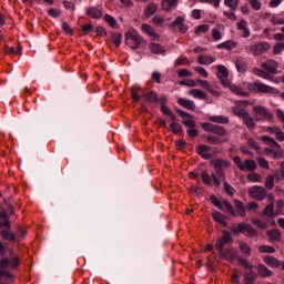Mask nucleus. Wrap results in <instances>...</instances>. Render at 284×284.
I'll use <instances>...</instances> for the list:
<instances>
[{
	"instance_id": "1",
	"label": "nucleus",
	"mask_w": 284,
	"mask_h": 284,
	"mask_svg": "<svg viewBox=\"0 0 284 284\" xmlns=\"http://www.w3.org/2000/svg\"><path fill=\"white\" fill-rule=\"evenodd\" d=\"M231 232L232 234H234V236H239V234H245L246 236H248V239H254V236H258V231L245 222L239 223L237 225H232Z\"/></svg>"
},
{
	"instance_id": "2",
	"label": "nucleus",
	"mask_w": 284,
	"mask_h": 284,
	"mask_svg": "<svg viewBox=\"0 0 284 284\" xmlns=\"http://www.w3.org/2000/svg\"><path fill=\"white\" fill-rule=\"evenodd\" d=\"M247 89L256 94H278L276 88L270 87L261 81L251 82L247 84Z\"/></svg>"
},
{
	"instance_id": "3",
	"label": "nucleus",
	"mask_w": 284,
	"mask_h": 284,
	"mask_svg": "<svg viewBox=\"0 0 284 284\" xmlns=\"http://www.w3.org/2000/svg\"><path fill=\"white\" fill-rule=\"evenodd\" d=\"M125 43L132 50H139L141 43H143V38L135 30L128 31L125 34Z\"/></svg>"
},
{
	"instance_id": "4",
	"label": "nucleus",
	"mask_w": 284,
	"mask_h": 284,
	"mask_svg": "<svg viewBox=\"0 0 284 284\" xmlns=\"http://www.w3.org/2000/svg\"><path fill=\"white\" fill-rule=\"evenodd\" d=\"M202 130L204 132H211L212 134H216L217 136H223V139H230V132L219 124L204 122L202 124Z\"/></svg>"
},
{
	"instance_id": "5",
	"label": "nucleus",
	"mask_w": 284,
	"mask_h": 284,
	"mask_svg": "<svg viewBox=\"0 0 284 284\" xmlns=\"http://www.w3.org/2000/svg\"><path fill=\"white\" fill-rule=\"evenodd\" d=\"M248 106H250V101L247 100L235 101L234 105L231 106V112L232 114H234V116L242 119L243 116H245V114L250 113L247 111Z\"/></svg>"
},
{
	"instance_id": "6",
	"label": "nucleus",
	"mask_w": 284,
	"mask_h": 284,
	"mask_svg": "<svg viewBox=\"0 0 284 284\" xmlns=\"http://www.w3.org/2000/svg\"><path fill=\"white\" fill-rule=\"evenodd\" d=\"M245 50L248 52V54H253V57H261V54H264V52L270 50V43L261 42L251 47H245Z\"/></svg>"
},
{
	"instance_id": "7",
	"label": "nucleus",
	"mask_w": 284,
	"mask_h": 284,
	"mask_svg": "<svg viewBox=\"0 0 284 284\" xmlns=\"http://www.w3.org/2000/svg\"><path fill=\"white\" fill-rule=\"evenodd\" d=\"M234 239L232 237V233L229 231H222V236L216 240L215 247L217 252H222L223 247L227 245V243H233Z\"/></svg>"
},
{
	"instance_id": "8",
	"label": "nucleus",
	"mask_w": 284,
	"mask_h": 284,
	"mask_svg": "<svg viewBox=\"0 0 284 284\" xmlns=\"http://www.w3.org/2000/svg\"><path fill=\"white\" fill-rule=\"evenodd\" d=\"M248 195L255 201H263L267 196V190L263 186L255 185L248 190Z\"/></svg>"
},
{
	"instance_id": "9",
	"label": "nucleus",
	"mask_w": 284,
	"mask_h": 284,
	"mask_svg": "<svg viewBox=\"0 0 284 284\" xmlns=\"http://www.w3.org/2000/svg\"><path fill=\"white\" fill-rule=\"evenodd\" d=\"M253 112L257 116H262L263 119L268 121V123H274V114H272V112H270V110H267L265 106L255 105L253 108Z\"/></svg>"
},
{
	"instance_id": "10",
	"label": "nucleus",
	"mask_w": 284,
	"mask_h": 284,
	"mask_svg": "<svg viewBox=\"0 0 284 284\" xmlns=\"http://www.w3.org/2000/svg\"><path fill=\"white\" fill-rule=\"evenodd\" d=\"M216 68L217 79L221 81L222 85H225L230 82V80H227V77H230V72L227 71V68L223 64H219Z\"/></svg>"
},
{
	"instance_id": "11",
	"label": "nucleus",
	"mask_w": 284,
	"mask_h": 284,
	"mask_svg": "<svg viewBox=\"0 0 284 284\" xmlns=\"http://www.w3.org/2000/svg\"><path fill=\"white\" fill-rule=\"evenodd\" d=\"M263 70L270 72V74H278V62L275 60H268L267 62H263L261 64Z\"/></svg>"
},
{
	"instance_id": "12",
	"label": "nucleus",
	"mask_w": 284,
	"mask_h": 284,
	"mask_svg": "<svg viewBox=\"0 0 284 284\" xmlns=\"http://www.w3.org/2000/svg\"><path fill=\"white\" fill-rule=\"evenodd\" d=\"M210 150H212V146L205 145V144H200L196 148V153L202 156L205 161H210L212 159V154H210Z\"/></svg>"
},
{
	"instance_id": "13",
	"label": "nucleus",
	"mask_w": 284,
	"mask_h": 284,
	"mask_svg": "<svg viewBox=\"0 0 284 284\" xmlns=\"http://www.w3.org/2000/svg\"><path fill=\"white\" fill-rule=\"evenodd\" d=\"M266 236H268L272 243H281L283 241V233L278 229L267 231Z\"/></svg>"
},
{
	"instance_id": "14",
	"label": "nucleus",
	"mask_w": 284,
	"mask_h": 284,
	"mask_svg": "<svg viewBox=\"0 0 284 284\" xmlns=\"http://www.w3.org/2000/svg\"><path fill=\"white\" fill-rule=\"evenodd\" d=\"M224 88H229L231 92H233V94H236L237 97H250V93L244 91L241 87L232 84V82L230 81L224 84Z\"/></svg>"
},
{
	"instance_id": "15",
	"label": "nucleus",
	"mask_w": 284,
	"mask_h": 284,
	"mask_svg": "<svg viewBox=\"0 0 284 284\" xmlns=\"http://www.w3.org/2000/svg\"><path fill=\"white\" fill-rule=\"evenodd\" d=\"M236 28L240 32H242L241 37L243 39H247V37H250L251 31H250V27H247V22L245 21V19L240 20L236 23Z\"/></svg>"
},
{
	"instance_id": "16",
	"label": "nucleus",
	"mask_w": 284,
	"mask_h": 284,
	"mask_svg": "<svg viewBox=\"0 0 284 284\" xmlns=\"http://www.w3.org/2000/svg\"><path fill=\"white\" fill-rule=\"evenodd\" d=\"M219 254L222 258H224V261H234V258H236L237 252L235 248H222V251H219Z\"/></svg>"
},
{
	"instance_id": "17",
	"label": "nucleus",
	"mask_w": 284,
	"mask_h": 284,
	"mask_svg": "<svg viewBox=\"0 0 284 284\" xmlns=\"http://www.w3.org/2000/svg\"><path fill=\"white\" fill-rule=\"evenodd\" d=\"M206 142L211 145H223V143H230V138H219L215 135H207L205 136Z\"/></svg>"
},
{
	"instance_id": "18",
	"label": "nucleus",
	"mask_w": 284,
	"mask_h": 284,
	"mask_svg": "<svg viewBox=\"0 0 284 284\" xmlns=\"http://www.w3.org/2000/svg\"><path fill=\"white\" fill-rule=\"evenodd\" d=\"M241 119H242L243 125H245L247 130L250 131L256 130V121L254 120V118H252V115H250V113L243 115Z\"/></svg>"
},
{
	"instance_id": "19",
	"label": "nucleus",
	"mask_w": 284,
	"mask_h": 284,
	"mask_svg": "<svg viewBox=\"0 0 284 284\" xmlns=\"http://www.w3.org/2000/svg\"><path fill=\"white\" fill-rule=\"evenodd\" d=\"M178 103L182 108H185V110H191L192 112H194V110H196V104L192 100H187L185 98H180L178 100Z\"/></svg>"
},
{
	"instance_id": "20",
	"label": "nucleus",
	"mask_w": 284,
	"mask_h": 284,
	"mask_svg": "<svg viewBox=\"0 0 284 284\" xmlns=\"http://www.w3.org/2000/svg\"><path fill=\"white\" fill-rule=\"evenodd\" d=\"M263 261L266 265H268V267H281V265L283 264V262L278 261L272 255L264 256Z\"/></svg>"
},
{
	"instance_id": "21",
	"label": "nucleus",
	"mask_w": 284,
	"mask_h": 284,
	"mask_svg": "<svg viewBox=\"0 0 284 284\" xmlns=\"http://www.w3.org/2000/svg\"><path fill=\"white\" fill-rule=\"evenodd\" d=\"M239 45V43L234 40H227L225 42H222L220 44L216 45V48L219 50H234V48H236Z\"/></svg>"
},
{
	"instance_id": "22",
	"label": "nucleus",
	"mask_w": 284,
	"mask_h": 284,
	"mask_svg": "<svg viewBox=\"0 0 284 284\" xmlns=\"http://www.w3.org/2000/svg\"><path fill=\"white\" fill-rule=\"evenodd\" d=\"M156 10H159V4L154 2L149 3L148 7L144 9V17H146V19H150L152 14H156Z\"/></svg>"
},
{
	"instance_id": "23",
	"label": "nucleus",
	"mask_w": 284,
	"mask_h": 284,
	"mask_svg": "<svg viewBox=\"0 0 284 284\" xmlns=\"http://www.w3.org/2000/svg\"><path fill=\"white\" fill-rule=\"evenodd\" d=\"M262 215L268 216L270 219H272L274 216H278L276 214V211H274V201H272V203H270L268 205L265 206V209L262 211Z\"/></svg>"
},
{
	"instance_id": "24",
	"label": "nucleus",
	"mask_w": 284,
	"mask_h": 284,
	"mask_svg": "<svg viewBox=\"0 0 284 284\" xmlns=\"http://www.w3.org/2000/svg\"><path fill=\"white\" fill-rule=\"evenodd\" d=\"M214 61H216V58H214L212 55H199L197 57V63H200V65H210V64L214 63Z\"/></svg>"
},
{
	"instance_id": "25",
	"label": "nucleus",
	"mask_w": 284,
	"mask_h": 284,
	"mask_svg": "<svg viewBox=\"0 0 284 284\" xmlns=\"http://www.w3.org/2000/svg\"><path fill=\"white\" fill-rule=\"evenodd\" d=\"M110 40L115 45V48H119L121 45V41H123V34L121 32H111Z\"/></svg>"
},
{
	"instance_id": "26",
	"label": "nucleus",
	"mask_w": 284,
	"mask_h": 284,
	"mask_svg": "<svg viewBox=\"0 0 284 284\" xmlns=\"http://www.w3.org/2000/svg\"><path fill=\"white\" fill-rule=\"evenodd\" d=\"M88 17H91V19H101L103 17V12L99 10L97 7H90L87 10Z\"/></svg>"
},
{
	"instance_id": "27",
	"label": "nucleus",
	"mask_w": 284,
	"mask_h": 284,
	"mask_svg": "<svg viewBox=\"0 0 284 284\" xmlns=\"http://www.w3.org/2000/svg\"><path fill=\"white\" fill-rule=\"evenodd\" d=\"M213 168H217V169H227L230 168V165H232V163H230V161L227 160H223V159H217V160H213L212 162Z\"/></svg>"
},
{
	"instance_id": "28",
	"label": "nucleus",
	"mask_w": 284,
	"mask_h": 284,
	"mask_svg": "<svg viewBox=\"0 0 284 284\" xmlns=\"http://www.w3.org/2000/svg\"><path fill=\"white\" fill-rule=\"evenodd\" d=\"M234 205L237 216L245 217V204L240 200H235Z\"/></svg>"
},
{
	"instance_id": "29",
	"label": "nucleus",
	"mask_w": 284,
	"mask_h": 284,
	"mask_svg": "<svg viewBox=\"0 0 284 284\" xmlns=\"http://www.w3.org/2000/svg\"><path fill=\"white\" fill-rule=\"evenodd\" d=\"M244 284H254L256 281V273L251 268L244 273Z\"/></svg>"
},
{
	"instance_id": "30",
	"label": "nucleus",
	"mask_w": 284,
	"mask_h": 284,
	"mask_svg": "<svg viewBox=\"0 0 284 284\" xmlns=\"http://www.w3.org/2000/svg\"><path fill=\"white\" fill-rule=\"evenodd\" d=\"M1 236L3 241H10L11 243H14V241H17V235L14 233H10V229L2 230Z\"/></svg>"
},
{
	"instance_id": "31",
	"label": "nucleus",
	"mask_w": 284,
	"mask_h": 284,
	"mask_svg": "<svg viewBox=\"0 0 284 284\" xmlns=\"http://www.w3.org/2000/svg\"><path fill=\"white\" fill-rule=\"evenodd\" d=\"M209 121H212V123L227 124L230 123V118L224 115H212L209 118Z\"/></svg>"
},
{
	"instance_id": "32",
	"label": "nucleus",
	"mask_w": 284,
	"mask_h": 284,
	"mask_svg": "<svg viewBox=\"0 0 284 284\" xmlns=\"http://www.w3.org/2000/svg\"><path fill=\"white\" fill-rule=\"evenodd\" d=\"M257 272H258L260 276H263V278H267V277L272 276V272L264 264L257 265Z\"/></svg>"
},
{
	"instance_id": "33",
	"label": "nucleus",
	"mask_w": 284,
	"mask_h": 284,
	"mask_svg": "<svg viewBox=\"0 0 284 284\" xmlns=\"http://www.w3.org/2000/svg\"><path fill=\"white\" fill-rule=\"evenodd\" d=\"M149 49L151 50V52L153 54H164V52H165V48H163V45H161L159 43H151L149 45Z\"/></svg>"
},
{
	"instance_id": "34",
	"label": "nucleus",
	"mask_w": 284,
	"mask_h": 284,
	"mask_svg": "<svg viewBox=\"0 0 284 284\" xmlns=\"http://www.w3.org/2000/svg\"><path fill=\"white\" fill-rule=\"evenodd\" d=\"M142 32L149 34V37H153V39H159V34L154 32V28L150 24H142Z\"/></svg>"
},
{
	"instance_id": "35",
	"label": "nucleus",
	"mask_w": 284,
	"mask_h": 284,
	"mask_svg": "<svg viewBox=\"0 0 284 284\" xmlns=\"http://www.w3.org/2000/svg\"><path fill=\"white\" fill-rule=\"evenodd\" d=\"M176 3H179V0H163L162 1V10L170 11L172 8L176 7Z\"/></svg>"
},
{
	"instance_id": "36",
	"label": "nucleus",
	"mask_w": 284,
	"mask_h": 284,
	"mask_svg": "<svg viewBox=\"0 0 284 284\" xmlns=\"http://www.w3.org/2000/svg\"><path fill=\"white\" fill-rule=\"evenodd\" d=\"M221 28H223V26L217 24L216 28L212 29V37L214 41H221V39H223V33H221Z\"/></svg>"
},
{
	"instance_id": "37",
	"label": "nucleus",
	"mask_w": 284,
	"mask_h": 284,
	"mask_svg": "<svg viewBox=\"0 0 284 284\" xmlns=\"http://www.w3.org/2000/svg\"><path fill=\"white\" fill-rule=\"evenodd\" d=\"M257 165H256V161L254 160H245L244 161V170H246V172H254L256 170Z\"/></svg>"
},
{
	"instance_id": "38",
	"label": "nucleus",
	"mask_w": 284,
	"mask_h": 284,
	"mask_svg": "<svg viewBox=\"0 0 284 284\" xmlns=\"http://www.w3.org/2000/svg\"><path fill=\"white\" fill-rule=\"evenodd\" d=\"M144 97L149 103H159V94L154 91L145 93Z\"/></svg>"
},
{
	"instance_id": "39",
	"label": "nucleus",
	"mask_w": 284,
	"mask_h": 284,
	"mask_svg": "<svg viewBox=\"0 0 284 284\" xmlns=\"http://www.w3.org/2000/svg\"><path fill=\"white\" fill-rule=\"evenodd\" d=\"M246 179L250 183H261L263 181V176L258 173H250L246 175Z\"/></svg>"
},
{
	"instance_id": "40",
	"label": "nucleus",
	"mask_w": 284,
	"mask_h": 284,
	"mask_svg": "<svg viewBox=\"0 0 284 284\" xmlns=\"http://www.w3.org/2000/svg\"><path fill=\"white\" fill-rule=\"evenodd\" d=\"M189 94L191 97H194V99H206L205 92L201 91L200 89H192L189 91Z\"/></svg>"
},
{
	"instance_id": "41",
	"label": "nucleus",
	"mask_w": 284,
	"mask_h": 284,
	"mask_svg": "<svg viewBox=\"0 0 284 284\" xmlns=\"http://www.w3.org/2000/svg\"><path fill=\"white\" fill-rule=\"evenodd\" d=\"M239 247L242 254H246V256L252 255V248L245 242H239Z\"/></svg>"
},
{
	"instance_id": "42",
	"label": "nucleus",
	"mask_w": 284,
	"mask_h": 284,
	"mask_svg": "<svg viewBox=\"0 0 284 284\" xmlns=\"http://www.w3.org/2000/svg\"><path fill=\"white\" fill-rule=\"evenodd\" d=\"M258 252L260 254H274V252H276V248H274V246L271 245H261L258 247Z\"/></svg>"
},
{
	"instance_id": "43",
	"label": "nucleus",
	"mask_w": 284,
	"mask_h": 284,
	"mask_svg": "<svg viewBox=\"0 0 284 284\" xmlns=\"http://www.w3.org/2000/svg\"><path fill=\"white\" fill-rule=\"evenodd\" d=\"M251 223H253V225H256V227H258L260 230H267V223L261 221L260 219L253 217L251 220Z\"/></svg>"
},
{
	"instance_id": "44",
	"label": "nucleus",
	"mask_w": 284,
	"mask_h": 284,
	"mask_svg": "<svg viewBox=\"0 0 284 284\" xmlns=\"http://www.w3.org/2000/svg\"><path fill=\"white\" fill-rule=\"evenodd\" d=\"M235 67L239 72H245V70H247V62L243 60H236Z\"/></svg>"
},
{
	"instance_id": "45",
	"label": "nucleus",
	"mask_w": 284,
	"mask_h": 284,
	"mask_svg": "<svg viewBox=\"0 0 284 284\" xmlns=\"http://www.w3.org/2000/svg\"><path fill=\"white\" fill-rule=\"evenodd\" d=\"M276 181H284V162L281 163V170H276L274 173Z\"/></svg>"
},
{
	"instance_id": "46",
	"label": "nucleus",
	"mask_w": 284,
	"mask_h": 284,
	"mask_svg": "<svg viewBox=\"0 0 284 284\" xmlns=\"http://www.w3.org/2000/svg\"><path fill=\"white\" fill-rule=\"evenodd\" d=\"M201 179L204 185H212V178L210 176V173H207L206 171L201 173Z\"/></svg>"
},
{
	"instance_id": "47",
	"label": "nucleus",
	"mask_w": 284,
	"mask_h": 284,
	"mask_svg": "<svg viewBox=\"0 0 284 284\" xmlns=\"http://www.w3.org/2000/svg\"><path fill=\"white\" fill-rule=\"evenodd\" d=\"M170 128H171V132H173V134H181V132H183V128L181 126V124H179L176 122H172Z\"/></svg>"
},
{
	"instance_id": "48",
	"label": "nucleus",
	"mask_w": 284,
	"mask_h": 284,
	"mask_svg": "<svg viewBox=\"0 0 284 284\" xmlns=\"http://www.w3.org/2000/svg\"><path fill=\"white\" fill-rule=\"evenodd\" d=\"M266 190H274V175H267L265 180Z\"/></svg>"
},
{
	"instance_id": "49",
	"label": "nucleus",
	"mask_w": 284,
	"mask_h": 284,
	"mask_svg": "<svg viewBox=\"0 0 284 284\" xmlns=\"http://www.w3.org/2000/svg\"><path fill=\"white\" fill-rule=\"evenodd\" d=\"M262 141H264L265 143H271L272 145H275L277 149H281V144H278V142H276V140H274L273 138L263 135Z\"/></svg>"
},
{
	"instance_id": "50",
	"label": "nucleus",
	"mask_w": 284,
	"mask_h": 284,
	"mask_svg": "<svg viewBox=\"0 0 284 284\" xmlns=\"http://www.w3.org/2000/svg\"><path fill=\"white\" fill-rule=\"evenodd\" d=\"M104 21H105L106 23H109V26H110L111 28H115V27H116V19H114V17H112V16H110V14H105V16H104Z\"/></svg>"
},
{
	"instance_id": "51",
	"label": "nucleus",
	"mask_w": 284,
	"mask_h": 284,
	"mask_svg": "<svg viewBox=\"0 0 284 284\" xmlns=\"http://www.w3.org/2000/svg\"><path fill=\"white\" fill-rule=\"evenodd\" d=\"M253 10L258 11L262 8L261 0H247Z\"/></svg>"
},
{
	"instance_id": "52",
	"label": "nucleus",
	"mask_w": 284,
	"mask_h": 284,
	"mask_svg": "<svg viewBox=\"0 0 284 284\" xmlns=\"http://www.w3.org/2000/svg\"><path fill=\"white\" fill-rule=\"evenodd\" d=\"M205 32H210V26L209 24H200V26H197V28L195 30V33L202 34V33H205Z\"/></svg>"
},
{
	"instance_id": "53",
	"label": "nucleus",
	"mask_w": 284,
	"mask_h": 284,
	"mask_svg": "<svg viewBox=\"0 0 284 284\" xmlns=\"http://www.w3.org/2000/svg\"><path fill=\"white\" fill-rule=\"evenodd\" d=\"M284 50V42H277L274 47H273V53L274 54H281Z\"/></svg>"
},
{
	"instance_id": "54",
	"label": "nucleus",
	"mask_w": 284,
	"mask_h": 284,
	"mask_svg": "<svg viewBox=\"0 0 284 284\" xmlns=\"http://www.w3.org/2000/svg\"><path fill=\"white\" fill-rule=\"evenodd\" d=\"M212 217L216 223H223V221L225 220V216L221 212H213Z\"/></svg>"
},
{
	"instance_id": "55",
	"label": "nucleus",
	"mask_w": 284,
	"mask_h": 284,
	"mask_svg": "<svg viewBox=\"0 0 284 284\" xmlns=\"http://www.w3.org/2000/svg\"><path fill=\"white\" fill-rule=\"evenodd\" d=\"M253 73L256 74L257 77H261L262 79H270V75L265 71L258 68H254Z\"/></svg>"
},
{
	"instance_id": "56",
	"label": "nucleus",
	"mask_w": 284,
	"mask_h": 284,
	"mask_svg": "<svg viewBox=\"0 0 284 284\" xmlns=\"http://www.w3.org/2000/svg\"><path fill=\"white\" fill-rule=\"evenodd\" d=\"M224 191L226 194H229V196H234V192H236V190H234V187L231 186L226 181H224Z\"/></svg>"
},
{
	"instance_id": "57",
	"label": "nucleus",
	"mask_w": 284,
	"mask_h": 284,
	"mask_svg": "<svg viewBox=\"0 0 284 284\" xmlns=\"http://www.w3.org/2000/svg\"><path fill=\"white\" fill-rule=\"evenodd\" d=\"M233 162L235 163V165H237L239 170H241L242 172H245V166H244L245 163H243V161L241 160V156H235L233 159Z\"/></svg>"
},
{
	"instance_id": "58",
	"label": "nucleus",
	"mask_w": 284,
	"mask_h": 284,
	"mask_svg": "<svg viewBox=\"0 0 284 284\" xmlns=\"http://www.w3.org/2000/svg\"><path fill=\"white\" fill-rule=\"evenodd\" d=\"M283 207H284V201L277 200L276 201V210H275V214H277V216H280V214H283Z\"/></svg>"
},
{
	"instance_id": "59",
	"label": "nucleus",
	"mask_w": 284,
	"mask_h": 284,
	"mask_svg": "<svg viewBox=\"0 0 284 284\" xmlns=\"http://www.w3.org/2000/svg\"><path fill=\"white\" fill-rule=\"evenodd\" d=\"M211 202L213 203V205L215 207H217L219 210H223V203H221V200H219V197H216V195H212L211 196Z\"/></svg>"
},
{
	"instance_id": "60",
	"label": "nucleus",
	"mask_w": 284,
	"mask_h": 284,
	"mask_svg": "<svg viewBox=\"0 0 284 284\" xmlns=\"http://www.w3.org/2000/svg\"><path fill=\"white\" fill-rule=\"evenodd\" d=\"M196 81L199 85H201V88H204V90L212 92V85H210V82H207L206 80H196Z\"/></svg>"
},
{
	"instance_id": "61",
	"label": "nucleus",
	"mask_w": 284,
	"mask_h": 284,
	"mask_svg": "<svg viewBox=\"0 0 284 284\" xmlns=\"http://www.w3.org/2000/svg\"><path fill=\"white\" fill-rule=\"evenodd\" d=\"M257 163L260 168H264V170H270V162H267L264 158H257Z\"/></svg>"
},
{
	"instance_id": "62",
	"label": "nucleus",
	"mask_w": 284,
	"mask_h": 284,
	"mask_svg": "<svg viewBox=\"0 0 284 284\" xmlns=\"http://www.w3.org/2000/svg\"><path fill=\"white\" fill-rule=\"evenodd\" d=\"M195 72H199L201 77H204V79H207L210 77V73H207V70L203 67H195L194 68Z\"/></svg>"
},
{
	"instance_id": "63",
	"label": "nucleus",
	"mask_w": 284,
	"mask_h": 284,
	"mask_svg": "<svg viewBox=\"0 0 284 284\" xmlns=\"http://www.w3.org/2000/svg\"><path fill=\"white\" fill-rule=\"evenodd\" d=\"M152 22L154 23V26L161 27L165 23V19H163L161 16H155L152 19Z\"/></svg>"
},
{
	"instance_id": "64",
	"label": "nucleus",
	"mask_w": 284,
	"mask_h": 284,
	"mask_svg": "<svg viewBox=\"0 0 284 284\" xmlns=\"http://www.w3.org/2000/svg\"><path fill=\"white\" fill-rule=\"evenodd\" d=\"M185 64L190 65V60H187V58L180 57L175 61V67L185 65Z\"/></svg>"
}]
</instances>
